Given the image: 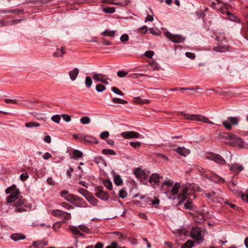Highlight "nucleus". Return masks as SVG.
I'll use <instances>...</instances> for the list:
<instances>
[{
    "mask_svg": "<svg viewBox=\"0 0 248 248\" xmlns=\"http://www.w3.org/2000/svg\"><path fill=\"white\" fill-rule=\"evenodd\" d=\"M181 114L182 115L184 116L185 119L187 120L202 122L204 123L210 124H214L212 122L210 121L207 117L200 114H186L183 112H181Z\"/></svg>",
    "mask_w": 248,
    "mask_h": 248,
    "instance_id": "nucleus-1",
    "label": "nucleus"
},
{
    "mask_svg": "<svg viewBox=\"0 0 248 248\" xmlns=\"http://www.w3.org/2000/svg\"><path fill=\"white\" fill-rule=\"evenodd\" d=\"M5 193L6 194L10 193V195L7 198V202L9 203L15 202L17 199V196L20 193L19 190L16 188V185H13L6 188Z\"/></svg>",
    "mask_w": 248,
    "mask_h": 248,
    "instance_id": "nucleus-2",
    "label": "nucleus"
},
{
    "mask_svg": "<svg viewBox=\"0 0 248 248\" xmlns=\"http://www.w3.org/2000/svg\"><path fill=\"white\" fill-rule=\"evenodd\" d=\"M190 236L199 244L201 243L204 240L202 231L201 228L198 227L193 228L191 229Z\"/></svg>",
    "mask_w": 248,
    "mask_h": 248,
    "instance_id": "nucleus-3",
    "label": "nucleus"
},
{
    "mask_svg": "<svg viewBox=\"0 0 248 248\" xmlns=\"http://www.w3.org/2000/svg\"><path fill=\"white\" fill-rule=\"evenodd\" d=\"M238 123V119L236 117H230L227 121L222 122L223 125L228 130H231L232 125H237Z\"/></svg>",
    "mask_w": 248,
    "mask_h": 248,
    "instance_id": "nucleus-4",
    "label": "nucleus"
},
{
    "mask_svg": "<svg viewBox=\"0 0 248 248\" xmlns=\"http://www.w3.org/2000/svg\"><path fill=\"white\" fill-rule=\"evenodd\" d=\"M165 36L174 43H183L185 38L180 35H173L170 32L165 33Z\"/></svg>",
    "mask_w": 248,
    "mask_h": 248,
    "instance_id": "nucleus-5",
    "label": "nucleus"
},
{
    "mask_svg": "<svg viewBox=\"0 0 248 248\" xmlns=\"http://www.w3.org/2000/svg\"><path fill=\"white\" fill-rule=\"evenodd\" d=\"M206 157L207 159L213 160L215 162L221 164L223 165L225 164L226 162L224 158L218 154H210L206 155Z\"/></svg>",
    "mask_w": 248,
    "mask_h": 248,
    "instance_id": "nucleus-6",
    "label": "nucleus"
},
{
    "mask_svg": "<svg viewBox=\"0 0 248 248\" xmlns=\"http://www.w3.org/2000/svg\"><path fill=\"white\" fill-rule=\"evenodd\" d=\"M24 199H19L14 203L13 206L15 207V212L17 213H22L27 211L25 206L24 205Z\"/></svg>",
    "mask_w": 248,
    "mask_h": 248,
    "instance_id": "nucleus-7",
    "label": "nucleus"
},
{
    "mask_svg": "<svg viewBox=\"0 0 248 248\" xmlns=\"http://www.w3.org/2000/svg\"><path fill=\"white\" fill-rule=\"evenodd\" d=\"M188 190V188L186 186H182L181 193L178 196V199L179 200L178 205H180L187 198Z\"/></svg>",
    "mask_w": 248,
    "mask_h": 248,
    "instance_id": "nucleus-8",
    "label": "nucleus"
},
{
    "mask_svg": "<svg viewBox=\"0 0 248 248\" xmlns=\"http://www.w3.org/2000/svg\"><path fill=\"white\" fill-rule=\"evenodd\" d=\"M102 187H98L95 194V196L103 200H107L109 198L108 194L103 190Z\"/></svg>",
    "mask_w": 248,
    "mask_h": 248,
    "instance_id": "nucleus-9",
    "label": "nucleus"
},
{
    "mask_svg": "<svg viewBox=\"0 0 248 248\" xmlns=\"http://www.w3.org/2000/svg\"><path fill=\"white\" fill-rule=\"evenodd\" d=\"M134 173L136 175V177L138 178L147 179L148 177L149 172L148 173H146L140 168H138L134 170Z\"/></svg>",
    "mask_w": 248,
    "mask_h": 248,
    "instance_id": "nucleus-10",
    "label": "nucleus"
},
{
    "mask_svg": "<svg viewBox=\"0 0 248 248\" xmlns=\"http://www.w3.org/2000/svg\"><path fill=\"white\" fill-rule=\"evenodd\" d=\"M122 136L125 139L139 138L140 134L134 131H125L122 133Z\"/></svg>",
    "mask_w": 248,
    "mask_h": 248,
    "instance_id": "nucleus-11",
    "label": "nucleus"
},
{
    "mask_svg": "<svg viewBox=\"0 0 248 248\" xmlns=\"http://www.w3.org/2000/svg\"><path fill=\"white\" fill-rule=\"evenodd\" d=\"M174 151L180 155L185 157L189 155L190 153V150L185 148L184 147H178L177 148L175 149Z\"/></svg>",
    "mask_w": 248,
    "mask_h": 248,
    "instance_id": "nucleus-12",
    "label": "nucleus"
},
{
    "mask_svg": "<svg viewBox=\"0 0 248 248\" xmlns=\"http://www.w3.org/2000/svg\"><path fill=\"white\" fill-rule=\"evenodd\" d=\"M86 204V202L83 199L76 196L73 203L74 205L77 207H85Z\"/></svg>",
    "mask_w": 248,
    "mask_h": 248,
    "instance_id": "nucleus-13",
    "label": "nucleus"
},
{
    "mask_svg": "<svg viewBox=\"0 0 248 248\" xmlns=\"http://www.w3.org/2000/svg\"><path fill=\"white\" fill-rule=\"evenodd\" d=\"M79 74V69L78 68H75L73 70L68 72L69 77L71 80L75 81Z\"/></svg>",
    "mask_w": 248,
    "mask_h": 248,
    "instance_id": "nucleus-14",
    "label": "nucleus"
},
{
    "mask_svg": "<svg viewBox=\"0 0 248 248\" xmlns=\"http://www.w3.org/2000/svg\"><path fill=\"white\" fill-rule=\"evenodd\" d=\"M230 170L236 173H239L243 170V167L242 165L235 163L229 166Z\"/></svg>",
    "mask_w": 248,
    "mask_h": 248,
    "instance_id": "nucleus-15",
    "label": "nucleus"
},
{
    "mask_svg": "<svg viewBox=\"0 0 248 248\" xmlns=\"http://www.w3.org/2000/svg\"><path fill=\"white\" fill-rule=\"evenodd\" d=\"M65 54L64 48L61 47V48H57L56 51L53 53V56L55 57H62Z\"/></svg>",
    "mask_w": 248,
    "mask_h": 248,
    "instance_id": "nucleus-16",
    "label": "nucleus"
},
{
    "mask_svg": "<svg viewBox=\"0 0 248 248\" xmlns=\"http://www.w3.org/2000/svg\"><path fill=\"white\" fill-rule=\"evenodd\" d=\"M229 46H222L218 45L217 46L214 47L213 49L219 52H225L229 50Z\"/></svg>",
    "mask_w": 248,
    "mask_h": 248,
    "instance_id": "nucleus-17",
    "label": "nucleus"
},
{
    "mask_svg": "<svg viewBox=\"0 0 248 248\" xmlns=\"http://www.w3.org/2000/svg\"><path fill=\"white\" fill-rule=\"evenodd\" d=\"M11 238L15 241L25 239L26 236L22 233H15L11 235Z\"/></svg>",
    "mask_w": 248,
    "mask_h": 248,
    "instance_id": "nucleus-18",
    "label": "nucleus"
},
{
    "mask_svg": "<svg viewBox=\"0 0 248 248\" xmlns=\"http://www.w3.org/2000/svg\"><path fill=\"white\" fill-rule=\"evenodd\" d=\"M20 20H12V21H5L4 20L0 19V27L7 26L8 24L13 25L18 23Z\"/></svg>",
    "mask_w": 248,
    "mask_h": 248,
    "instance_id": "nucleus-19",
    "label": "nucleus"
},
{
    "mask_svg": "<svg viewBox=\"0 0 248 248\" xmlns=\"http://www.w3.org/2000/svg\"><path fill=\"white\" fill-rule=\"evenodd\" d=\"M159 175L158 174H152L149 179L150 182L156 183L159 182Z\"/></svg>",
    "mask_w": 248,
    "mask_h": 248,
    "instance_id": "nucleus-20",
    "label": "nucleus"
},
{
    "mask_svg": "<svg viewBox=\"0 0 248 248\" xmlns=\"http://www.w3.org/2000/svg\"><path fill=\"white\" fill-rule=\"evenodd\" d=\"M85 143H92L97 144L98 143V141L94 137L87 136L85 140Z\"/></svg>",
    "mask_w": 248,
    "mask_h": 248,
    "instance_id": "nucleus-21",
    "label": "nucleus"
},
{
    "mask_svg": "<svg viewBox=\"0 0 248 248\" xmlns=\"http://www.w3.org/2000/svg\"><path fill=\"white\" fill-rule=\"evenodd\" d=\"M205 195L206 197L208 198L212 201H214L217 197L216 192L214 191H212L211 193H205Z\"/></svg>",
    "mask_w": 248,
    "mask_h": 248,
    "instance_id": "nucleus-22",
    "label": "nucleus"
},
{
    "mask_svg": "<svg viewBox=\"0 0 248 248\" xmlns=\"http://www.w3.org/2000/svg\"><path fill=\"white\" fill-rule=\"evenodd\" d=\"M134 102L136 103L143 104L144 103H149V101L147 99L142 100L140 97H137L134 98Z\"/></svg>",
    "mask_w": 248,
    "mask_h": 248,
    "instance_id": "nucleus-23",
    "label": "nucleus"
},
{
    "mask_svg": "<svg viewBox=\"0 0 248 248\" xmlns=\"http://www.w3.org/2000/svg\"><path fill=\"white\" fill-rule=\"evenodd\" d=\"M102 154L106 155H116L115 152L111 149H103L102 151Z\"/></svg>",
    "mask_w": 248,
    "mask_h": 248,
    "instance_id": "nucleus-24",
    "label": "nucleus"
},
{
    "mask_svg": "<svg viewBox=\"0 0 248 248\" xmlns=\"http://www.w3.org/2000/svg\"><path fill=\"white\" fill-rule=\"evenodd\" d=\"M86 199L92 204L93 205L95 206L97 204L98 201L94 197L88 196Z\"/></svg>",
    "mask_w": 248,
    "mask_h": 248,
    "instance_id": "nucleus-25",
    "label": "nucleus"
},
{
    "mask_svg": "<svg viewBox=\"0 0 248 248\" xmlns=\"http://www.w3.org/2000/svg\"><path fill=\"white\" fill-rule=\"evenodd\" d=\"M76 196L73 194H68L65 197V200L69 202H70L72 204L74 202Z\"/></svg>",
    "mask_w": 248,
    "mask_h": 248,
    "instance_id": "nucleus-26",
    "label": "nucleus"
},
{
    "mask_svg": "<svg viewBox=\"0 0 248 248\" xmlns=\"http://www.w3.org/2000/svg\"><path fill=\"white\" fill-rule=\"evenodd\" d=\"M180 188V185L179 183H176L173 186L171 189V193L173 195H176L178 193L179 188Z\"/></svg>",
    "mask_w": 248,
    "mask_h": 248,
    "instance_id": "nucleus-27",
    "label": "nucleus"
},
{
    "mask_svg": "<svg viewBox=\"0 0 248 248\" xmlns=\"http://www.w3.org/2000/svg\"><path fill=\"white\" fill-rule=\"evenodd\" d=\"M193 246V241L188 240L185 244L182 245L181 248H192Z\"/></svg>",
    "mask_w": 248,
    "mask_h": 248,
    "instance_id": "nucleus-28",
    "label": "nucleus"
},
{
    "mask_svg": "<svg viewBox=\"0 0 248 248\" xmlns=\"http://www.w3.org/2000/svg\"><path fill=\"white\" fill-rule=\"evenodd\" d=\"M60 217L64 220H68L71 218V214L70 213L62 211Z\"/></svg>",
    "mask_w": 248,
    "mask_h": 248,
    "instance_id": "nucleus-29",
    "label": "nucleus"
},
{
    "mask_svg": "<svg viewBox=\"0 0 248 248\" xmlns=\"http://www.w3.org/2000/svg\"><path fill=\"white\" fill-rule=\"evenodd\" d=\"M102 34L107 36L113 37L115 35V31L106 30L102 33Z\"/></svg>",
    "mask_w": 248,
    "mask_h": 248,
    "instance_id": "nucleus-30",
    "label": "nucleus"
},
{
    "mask_svg": "<svg viewBox=\"0 0 248 248\" xmlns=\"http://www.w3.org/2000/svg\"><path fill=\"white\" fill-rule=\"evenodd\" d=\"M40 125V124L36 123V122H34L26 123L25 125V127L27 128H31V127H38Z\"/></svg>",
    "mask_w": 248,
    "mask_h": 248,
    "instance_id": "nucleus-31",
    "label": "nucleus"
},
{
    "mask_svg": "<svg viewBox=\"0 0 248 248\" xmlns=\"http://www.w3.org/2000/svg\"><path fill=\"white\" fill-rule=\"evenodd\" d=\"M22 13L23 10H18V9H14V10H10L9 11H3L0 10V13Z\"/></svg>",
    "mask_w": 248,
    "mask_h": 248,
    "instance_id": "nucleus-32",
    "label": "nucleus"
},
{
    "mask_svg": "<svg viewBox=\"0 0 248 248\" xmlns=\"http://www.w3.org/2000/svg\"><path fill=\"white\" fill-rule=\"evenodd\" d=\"M146 202H151V204L152 205H155V204H157L159 203V200L156 198V197H155L154 198V200H153L152 199L149 198H147L146 199Z\"/></svg>",
    "mask_w": 248,
    "mask_h": 248,
    "instance_id": "nucleus-33",
    "label": "nucleus"
},
{
    "mask_svg": "<svg viewBox=\"0 0 248 248\" xmlns=\"http://www.w3.org/2000/svg\"><path fill=\"white\" fill-rule=\"evenodd\" d=\"M114 183L117 186H120L123 183V180L121 179L120 176L117 175L115 176L114 178Z\"/></svg>",
    "mask_w": 248,
    "mask_h": 248,
    "instance_id": "nucleus-34",
    "label": "nucleus"
},
{
    "mask_svg": "<svg viewBox=\"0 0 248 248\" xmlns=\"http://www.w3.org/2000/svg\"><path fill=\"white\" fill-rule=\"evenodd\" d=\"M104 186L109 190L112 189V184L111 182L109 180H105L103 181Z\"/></svg>",
    "mask_w": 248,
    "mask_h": 248,
    "instance_id": "nucleus-35",
    "label": "nucleus"
},
{
    "mask_svg": "<svg viewBox=\"0 0 248 248\" xmlns=\"http://www.w3.org/2000/svg\"><path fill=\"white\" fill-rule=\"evenodd\" d=\"M80 123L83 124H87L90 123L91 119L89 117L85 116L82 117L80 120Z\"/></svg>",
    "mask_w": 248,
    "mask_h": 248,
    "instance_id": "nucleus-36",
    "label": "nucleus"
},
{
    "mask_svg": "<svg viewBox=\"0 0 248 248\" xmlns=\"http://www.w3.org/2000/svg\"><path fill=\"white\" fill-rule=\"evenodd\" d=\"M119 196L122 199H124L127 196V193L124 189V188H122L120 190L119 192Z\"/></svg>",
    "mask_w": 248,
    "mask_h": 248,
    "instance_id": "nucleus-37",
    "label": "nucleus"
},
{
    "mask_svg": "<svg viewBox=\"0 0 248 248\" xmlns=\"http://www.w3.org/2000/svg\"><path fill=\"white\" fill-rule=\"evenodd\" d=\"M78 192L83 196H84L86 198H87L89 195V193L88 192V191L82 188H79L78 189Z\"/></svg>",
    "mask_w": 248,
    "mask_h": 248,
    "instance_id": "nucleus-38",
    "label": "nucleus"
},
{
    "mask_svg": "<svg viewBox=\"0 0 248 248\" xmlns=\"http://www.w3.org/2000/svg\"><path fill=\"white\" fill-rule=\"evenodd\" d=\"M103 11L106 13H113L115 12L114 7H106L103 8Z\"/></svg>",
    "mask_w": 248,
    "mask_h": 248,
    "instance_id": "nucleus-39",
    "label": "nucleus"
},
{
    "mask_svg": "<svg viewBox=\"0 0 248 248\" xmlns=\"http://www.w3.org/2000/svg\"><path fill=\"white\" fill-rule=\"evenodd\" d=\"M236 193L240 196L242 200L248 202V194L245 195L240 191H236Z\"/></svg>",
    "mask_w": 248,
    "mask_h": 248,
    "instance_id": "nucleus-40",
    "label": "nucleus"
},
{
    "mask_svg": "<svg viewBox=\"0 0 248 248\" xmlns=\"http://www.w3.org/2000/svg\"><path fill=\"white\" fill-rule=\"evenodd\" d=\"M51 119L54 122L59 124L61 120V116L58 114L54 115L51 117Z\"/></svg>",
    "mask_w": 248,
    "mask_h": 248,
    "instance_id": "nucleus-41",
    "label": "nucleus"
},
{
    "mask_svg": "<svg viewBox=\"0 0 248 248\" xmlns=\"http://www.w3.org/2000/svg\"><path fill=\"white\" fill-rule=\"evenodd\" d=\"M112 102L117 104H127V102L122 99L118 98H114L112 99Z\"/></svg>",
    "mask_w": 248,
    "mask_h": 248,
    "instance_id": "nucleus-42",
    "label": "nucleus"
},
{
    "mask_svg": "<svg viewBox=\"0 0 248 248\" xmlns=\"http://www.w3.org/2000/svg\"><path fill=\"white\" fill-rule=\"evenodd\" d=\"M226 138L231 140H241V139L238 138L236 135H232L230 134H228L227 135Z\"/></svg>",
    "mask_w": 248,
    "mask_h": 248,
    "instance_id": "nucleus-43",
    "label": "nucleus"
},
{
    "mask_svg": "<svg viewBox=\"0 0 248 248\" xmlns=\"http://www.w3.org/2000/svg\"><path fill=\"white\" fill-rule=\"evenodd\" d=\"M111 91L114 93H115L121 95L123 96L124 95V93L120 91L118 88L113 87L111 88Z\"/></svg>",
    "mask_w": 248,
    "mask_h": 248,
    "instance_id": "nucleus-44",
    "label": "nucleus"
},
{
    "mask_svg": "<svg viewBox=\"0 0 248 248\" xmlns=\"http://www.w3.org/2000/svg\"><path fill=\"white\" fill-rule=\"evenodd\" d=\"M92 84V79L90 77H87L85 78V85L86 87L90 88Z\"/></svg>",
    "mask_w": 248,
    "mask_h": 248,
    "instance_id": "nucleus-45",
    "label": "nucleus"
},
{
    "mask_svg": "<svg viewBox=\"0 0 248 248\" xmlns=\"http://www.w3.org/2000/svg\"><path fill=\"white\" fill-rule=\"evenodd\" d=\"M106 89V87L102 84H99L96 85L95 89L98 92H102Z\"/></svg>",
    "mask_w": 248,
    "mask_h": 248,
    "instance_id": "nucleus-46",
    "label": "nucleus"
},
{
    "mask_svg": "<svg viewBox=\"0 0 248 248\" xmlns=\"http://www.w3.org/2000/svg\"><path fill=\"white\" fill-rule=\"evenodd\" d=\"M83 155V153L79 150H75L73 152V155L74 157L79 158Z\"/></svg>",
    "mask_w": 248,
    "mask_h": 248,
    "instance_id": "nucleus-47",
    "label": "nucleus"
},
{
    "mask_svg": "<svg viewBox=\"0 0 248 248\" xmlns=\"http://www.w3.org/2000/svg\"><path fill=\"white\" fill-rule=\"evenodd\" d=\"M102 76L100 74H94L93 75V78L94 80H96V81H100L102 83H105L103 81V78H99V76Z\"/></svg>",
    "mask_w": 248,
    "mask_h": 248,
    "instance_id": "nucleus-48",
    "label": "nucleus"
},
{
    "mask_svg": "<svg viewBox=\"0 0 248 248\" xmlns=\"http://www.w3.org/2000/svg\"><path fill=\"white\" fill-rule=\"evenodd\" d=\"M128 73L127 72H125L124 71H119L117 75L120 78H123L126 77L128 75Z\"/></svg>",
    "mask_w": 248,
    "mask_h": 248,
    "instance_id": "nucleus-49",
    "label": "nucleus"
},
{
    "mask_svg": "<svg viewBox=\"0 0 248 248\" xmlns=\"http://www.w3.org/2000/svg\"><path fill=\"white\" fill-rule=\"evenodd\" d=\"M130 145L133 148L136 149L138 148L140 146L141 143L139 141H136V142H130Z\"/></svg>",
    "mask_w": 248,
    "mask_h": 248,
    "instance_id": "nucleus-50",
    "label": "nucleus"
},
{
    "mask_svg": "<svg viewBox=\"0 0 248 248\" xmlns=\"http://www.w3.org/2000/svg\"><path fill=\"white\" fill-rule=\"evenodd\" d=\"M149 31L151 34L156 36L160 35L161 34L160 31L158 30H155L153 28H150L149 29Z\"/></svg>",
    "mask_w": 248,
    "mask_h": 248,
    "instance_id": "nucleus-51",
    "label": "nucleus"
},
{
    "mask_svg": "<svg viewBox=\"0 0 248 248\" xmlns=\"http://www.w3.org/2000/svg\"><path fill=\"white\" fill-rule=\"evenodd\" d=\"M185 207L186 209H191L193 206V204L191 201L188 200L185 203Z\"/></svg>",
    "mask_w": 248,
    "mask_h": 248,
    "instance_id": "nucleus-52",
    "label": "nucleus"
},
{
    "mask_svg": "<svg viewBox=\"0 0 248 248\" xmlns=\"http://www.w3.org/2000/svg\"><path fill=\"white\" fill-rule=\"evenodd\" d=\"M62 211L59 210H53L51 212V214L55 217H60L61 214L62 213Z\"/></svg>",
    "mask_w": 248,
    "mask_h": 248,
    "instance_id": "nucleus-53",
    "label": "nucleus"
},
{
    "mask_svg": "<svg viewBox=\"0 0 248 248\" xmlns=\"http://www.w3.org/2000/svg\"><path fill=\"white\" fill-rule=\"evenodd\" d=\"M62 116L63 120L66 122H69L71 120V117L69 115H67L66 114H63L62 115Z\"/></svg>",
    "mask_w": 248,
    "mask_h": 248,
    "instance_id": "nucleus-54",
    "label": "nucleus"
},
{
    "mask_svg": "<svg viewBox=\"0 0 248 248\" xmlns=\"http://www.w3.org/2000/svg\"><path fill=\"white\" fill-rule=\"evenodd\" d=\"M78 227L80 230L83 231L84 232L87 233L89 232V228L86 226L80 225H79Z\"/></svg>",
    "mask_w": 248,
    "mask_h": 248,
    "instance_id": "nucleus-55",
    "label": "nucleus"
},
{
    "mask_svg": "<svg viewBox=\"0 0 248 248\" xmlns=\"http://www.w3.org/2000/svg\"><path fill=\"white\" fill-rule=\"evenodd\" d=\"M185 55L186 57H187V58H188L191 60H194L196 57L195 54L192 52H186L185 53Z\"/></svg>",
    "mask_w": 248,
    "mask_h": 248,
    "instance_id": "nucleus-56",
    "label": "nucleus"
},
{
    "mask_svg": "<svg viewBox=\"0 0 248 248\" xmlns=\"http://www.w3.org/2000/svg\"><path fill=\"white\" fill-rule=\"evenodd\" d=\"M69 229L73 233L75 234L79 233V230L78 228L76 226H70L69 227Z\"/></svg>",
    "mask_w": 248,
    "mask_h": 248,
    "instance_id": "nucleus-57",
    "label": "nucleus"
},
{
    "mask_svg": "<svg viewBox=\"0 0 248 248\" xmlns=\"http://www.w3.org/2000/svg\"><path fill=\"white\" fill-rule=\"evenodd\" d=\"M109 135V133L108 131H104L100 134V137L101 139H105V138L108 137Z\"/></svg>",
    "mask_w": 248,
    "mask_h": 248,
    "instance_id": "nucleus-58",
    "label": "nucleus"
},
{
    "mask_svg": "<svg viewBox=\"0 0 248 248\" xmlns=\"http://www.w3.org/2000/svg\"><path fill=\"white\" fill-rule=\"evenodd\" d=\"M129 39V36L126 34H123L121 37L120 40L122 42H125L128 41Z\"/></svg>",
    "mask_w": 248,
    "mask_h": 248,
    "instance_id": "nucleus-59",
    "label": "nucleus"
},
{
    "mask_svg": "<svg viewBox=\"0 0 248 248\" xmlns=\"http://www.w3.org/2000/svg\"><path fill=\"white\" fill-rule=\"evenodd\" d=\"M226 204L229 205L231 208L232 209L237 210L238 209V207L236 206L235 204H233L232 203H230L228 201H227L225 202Z\"/></svg>",
    "mask_w": 248,
    "mask_h": 248,
    "instance_id": "nucleus-60",
    "label": "nucleus"
},
{
    "mask_svg": "<svg viewBox=\"0 0 248 248\" xmlns=\"http://www.w3.org/2000/svg\"><path fill=\"white\" fill-rule=\"evenodd\" d=\"M154 54V52L152 51H147L145 53V56L149 58H152Z\"/></svg>",
    "mask_w": 248,
    "mask_h": 248,
    "instance_id": "nucleus-61",
    "label": "nucleus"
},
{
    "mask_svg": "<svg viewBox=\"0 0 248 248\" xmlns=\"http://www.w3.org/2000/svg\"><path fill=\"white\" fill-rule=\"evenodd\" d=\"M28 177H29V175H28V173H22V174L20 175V179H21V180H22V181H25V180H26Z\"/></svg>",
    "mask_w": 248,
    "mask_h": 248,
    "instance_id": "nucleus-62",
    "label": "nucleus"
},
{
    "mask_svg": "<svg viewBox=\"0 0 248 248\" xmlns=\"http://www.w3.org/2000/svg\"><path fill=\"white\" fill-rule=\"evenodd\" d=\"M106 248H118V244L116 242H113L110 245L108 246Z\"/></svg>",
    "mask_w": 248,
    "mask_h": 248,
    "instance_id": "nucleus-63",
    "label": "nucleus"
},
{
    "mask_svg": "<svg viewBox=\"0 0 248 248\" xmlns=\"http://www.w3.org/2000/svg\"><path fill=\"white\" fill-rule=\"evenodd\" d=\"M41 241H34L32 243V246L35 248H39V247L41 245Z\"/></svg>",
    "mask_w": 248,
    "mask_h": 248,
    "instance_id": "nucleus-64",
    "label": "nucleus"
}]
</instances>
